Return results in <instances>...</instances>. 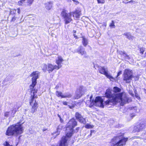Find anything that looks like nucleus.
Segmentation results:
<instances>
[{
	"label": "nucleus",
	"mask_w": 146,
	"mask_h": 146,
	"mask_svg": "<svg viewBox=\"0 0 146 146\" xmlns=\"http://www.w3.org/2000/svg\"><path fill=\"white\" fill-rule=\"evenodd\" d=\"M113 90L115 93L113 94L111 89L108 88L106 90L105 97L108 99L104 102L105 105H115L119 102L121 105L123 106L129 102V99L126 94L123 92L119 93L121 91L120 88L115 86Z\"/></svg>",
	"instance_id": "f257e3e1"
},
{
	"label": "nucleus",
	"mask_w": 146,
	"mask_h": 146,
	"mask_svg": "<svg viewBox=\"0 0 146 146\" xmlns=\"http://www.w3.org/2000/svg\"><path fill=\"white\" fill-rule=\"evenodd\" d=\"M30 76H33V77L31 78V84L29 86L31 96L29 103L31 106V112L33 113L37 111L39 106L38 103L36 100L38 98L37 95L36 94L38 90L35 88L37 83V79L38 78V73L37 71H34Z\"/></svg>",
	"instance_id": "f03ea898"
},
{
	"label": "nucleus",
	"mask_w": 146,
	"mask_h": 146,
	"mask_svg": "<svg viewBox=\"0 0 146 146\" xmlns=\"http://www.w3.org/2000/svg\"><path fill=\"white\" fill-rule=\"evenodd\" d=\"M82 9L81 8L77 7L75 10L67 13V11L65 9L62 10L60 14L61 16L64 19V24H67L70 23L72 21L71 16L76 19H79L82 15Z\"/></svg>",
	"instance_id": "7ed1b4c3"
},
{
	"label": "nucleus",
	"mask_w": 146,
	"mask_h": 146,
	"mask_svg": "<svg viewBox=\"0 0 146 146\" xmlns=\"http://www.w3.org/2000/svg\"><path fill=\"white\" fill-rule=\"evenodd\" d=\"M24 129L20 122H19L15 124H13L9 126L7 128L5 134L8 136H17L22 134L23 132Z\"/></svg>",
	"instance_id": "20e7f679"
},
{
	"label": "nucleus",
	"mask_w": 146,
	"mask_h": 146,
	"mask_svg": "<svg viewBox=\"0 0 146 146\" xmlns=\"http://www.w3.org/2000/svg\"><path fill=\"white\" fill-rule=\"evenodd\" d=\"M128 138L125 137L123 135L114 136L111 139V146H124L128 140Z\"/></svg>",
	"instance_id": "39448f33"
},
{
	"label": "nucleus",
	"mask_w": 146,
	"mask_h": 146,
	"mask_svg": "<svg viewBox=\"0 0 146 146\" xmlns=\"http://www.w3.org/2000/svg\"><path fill=\"white\" fill-rule=\"evenodd\" d=\"M79 129L80 127H77L76 128L75 131L73 129L71 130V131L67 132L65 136H63L62 137L60 141L59 146H68V144L67 142L68 139L71 138L74 133H76L78 132Z\"/></svg>",
	"instance_id": "423d86ee"
},
{
	"label": "nucleus",
	"mask_w": 146,
	"mask_h": 146,
	"mask_svg": "<svg viewBox=\"0 0 146 146\" xmlns=\"http://www.w3.org/2000/svg\"><path fill=\"white\" fill-rule=\"evenodd\" d=\"M133 76L131 70L126 69L123 74V80L126 83H130Z\"/></svg>",
	"instance_id": "0eeeda50"
},
{
	"label": "nucleus",
	"mask_w": 146,
	"mask_h": 146,
	"mask_svg": "<svg viewBox=\"0 0 146 146\" xmlns=\"http://www.w3.org/2000/svg\"><path fill=\"white\" fill-rule=\"evenodd\" d=\"M59 66L57 65H53L51 63H48L47 65L44 64L42 68V70L44 72L47 71L49 73L52 72L54 69L58 70L59 69Z\"/></svg>",
	"instance_id": "6e6552de"
},
{
	"label": "nucleus",
	"mask_w": 146,
	"mask_h": 146,
	"mask_svg": "<svg viewBox=\"0 0 146 146\" xmlns=\"http://www.w3.org/2000/svg\"><path fill=\"white\" fill-rule=\"evenodd\" d=\"M146 122L142 121L141 122L137 123L133 127V131L135 132H139L146 128Z\"/></svg>",
	"instance_id": "1a4fd4ad"
},
{
	"label": "nucleus",
	"mask_w": 146,
	"mask_h": 146,
	"mask_svg": "<svg viewBox=\"0 0 146 146\" xmlns=\"http://www.w3.org/2000/svg\"><path fill=\"white\" fill-rule=\"evenodd\" d=\"M77 125V122L74 118H72L69 120L66 126V128H68L70 130H72Z\"/></svg>",
	"instance_id": "9d476101"
},
{
	"label": "nucleus",
	"mask_w": 146,
	"mask_h": 146,
	"mask_svg": "<svg viewBox=\"0 0 146 146\" xmlns=\"http://www.w3.org/2000/svg\"><path fill=\"white\" fill-rule=\"evenodd\" d=\"M98 71L99 72L100 74L105 75L110 80L114 79V78L108 74V72L106 70V69L104 66L99 67L98 68Z\"/></svg>",
	"instance_id": "9b49d317"
},
{
	"label": "nucleus",
	"mask_w": 146,
	"mask_h": 146,
	"mask_svg": "<svg viewBox=\"0 0 146 146\" xmlns=\"http://www.w3.org/2000/svg\"><path fill=\"white\" fill-rule=\"evenodd\" d=\"M84 86H79L76 90L77 94L75 96V99H78L82 97L84 94Z\"/></svg>",
	"instance_id": "f8f14e48"
},
{
	"label": "nucleus",
	"mask_w": 146,
	"mask_h": 146,
	"mask_svg": "<svg viewBox=\"0 0 146 146\" xmlns=\"http://www.w3.org/2000/svg\"><path fill=\"white\" fill-rule=\"evenodd\" d=\"M76 52L82 56L84 55V58H87L88 57L85 48L82 46H79Z\"/></svg>",
	"instance_id": "ddd939ff"
},
{
	"label": "nucleus",
	"mask_w": 146,
	"mask_h": 146,
	"mask_svg": "<svg viewBox=\"0 0 146 146\" xmlns=\"http://www.w3.org/2000/svg\"><path fill=\"white\" fill-rule=\"evenodd\" d=\"M75 116L76 119L80 123H84L86 122L85 119L79 112H76L75 114Z\"/></svg>",
	"instance_id": "4468645a"
},
{
	"label": "nucleus",
	"mask_w": 146,
	"mask_h": 146,
	"mask_svg": "<svg viewBox=\"0 0 146 146\" xmlns=\"http://www.w3.org/2000/svg\"><path fill=\"white\" fill-rule=\"evenodd\" d=\"M56 95L58 97H61V98H70L72 96V95L70 94H68L65 95H63L62 92L58 91H56Z\"/></svg>",
	"instance_id": "2eb2a0df"
},
{
	"label": "nucleus",
	"mask_w": 146,
	"mask_h": 146,
	"mask_svg": "<svg viewBox=\"0 0 146 146\" xmlns=\"http://www.w3.org/2000/svg\"><path fill=\"white\" fill-rule=\"evenodd\" d=\"M94 102L95 103H96L98 102H100V106L103 108H104V105L103 104L104 100L100 96H97L95 98Z\"/></svg>",
	"instance_id": "dca6fc26"
},
{
	"label": "nucleus",
	"mask_w": 146,
	"mask_h": 146,
	"mask_svg": "<svg viewBox=\"0 0 146 146\" xmlns=\"http://www.w3.org/2000/svg\"><path fill=\"white\" fill-rule=\"evenodd\" d=\"M64 61V60L60 56H58V59L56 60V63L57 64V66H59V69L61 68L62 66L61 65Z\"/></svg>",
	"instance_id": "f3484780"
},
{
	"label": "nucleus",
	"mask_w": 146,
	"mask_h": 146,
	"mask_svg": "<svg viewBox=\"0 0 146 146\" xmlns=\"http://www.w3.org/2000/svg\"><path fill=\"white\" fill-rule=\"evenodd\" d=\"M53 3L52 1H49L45 3V7L48 10H50L52 7Z\"/></svg>",
	"instance_id": "a211bd4d"
},
{
	"label": "nucleus",
	"mask_w": 146,
	"mask_h": 146,
	"mask_svg": "<svg viewBox=\"0 0 146 146\" xmlns=\"http://www.w3.org/2000/svg\"><path fill=\"white\" fill-rule=\"evenodd\" d=\"M81 38H82V43L84 46H86L88 44V40L84 36H82Z\"/></svg>",
	"instance_id": "6ab92c4d"
},
{
	"label": "nucleus",
	"mask_w": 146,
	"mask_h": 146,
	"mask_svg": "<svg viewBox=\"0 0 146 146\" xmlns=\"http://www.w3.org/2000/svg\"><path fill=\"white\" fill-rule=\"evenodd\" d=\"M123 35L126 36V38L129 40H133V36L131 35L129 33H124Z\"/></svg>",
	"instance_id": "aec40b11"
},
{
	"label": "nucleus",
	"mask_w": 146,
	"mask_h": 146,
	"mask_svg": "<svg viewBox=\"0 0 146 146\" xmlns=\"http://www.w3.org/2000/svg\"><path fill=\"white\" fill-rule=\"evenodd\" d=\"M138 50L140 54L141 55H143L145 50V48L143 47H139L138 48Z\"/></svg>",
	"instance_id": "412c9836"
},
{
	"label": "nucleus",
	"mask_w": 146,
	"mask_h": 146,
	"mask_svg": "<svg viewBox=\"0 0 146 146\" xmlns=\"http://www.w3.org/2000/svg\"><path fill=\"white\" fill-rule=\"evenodd\" d=\"M76 102L75 101L73 102L72 101V103L71 104V105H68V107L70 109H72L74 108L76 106Z\"/></svg>",
	"instance_id": "4be33fe9"
},
{
	"label": "nucleus",
	"mask_w": 146,
	"mask_h": 146,
	"mask_svg": "<svg viewBox=\"0 0 146 146\" xmlns=\"http://www.w3.org/2000/svg\"><path fill=\"white\" fill-rule=\"evenodd\" d=\"M34 0H27V5L28 6H30L33 3Z\"/></svg>",
	"instance_id": "5701e85b"
},
{
	"label": "nucleus",
	"mask_w": 146,
	"mask_h": 146,
	"mask_svg": "<svg viewBox=\"0 0 146 146\" xmlns=\"http://www.w3.org/2000/svg\"><path fill=\"white\" fill-rule=\"evenodd\" d=\"M94 127V125H90L89 124L87 123L85 125V127L86 129H92Z\"/></svg>",
	"instance_id": "b1692460"
},
{
	"label": "nucleus",
	"mask_w": 146,
	"mask_h": 146,
	"mask_svg": "<svg viewBox=\"0 0 146 146\" xmlns=\"http://www.w3.org/2000/svg\"><path fill=\"white\" fill-rule=\"evenodd\" d=\"M16 9H11L10 11L9 14L13 15L16 14Z\"/></svg>",
	"instance_id": "393cba45"
},
{
	"label": "nucleus",
	"mask_w": 146,
	"mask_h": 146,
	"mask_svg": "<svg viewBox=\"0 0 146 146\" xmlns=\"http://www.w3.org/2000/svg\"><path fill=\"white\" fill-rule=\"evenodd\" d=\"M19 107H18L17 108H13V109L11 110V113L13 115H15L16 112L18 111Z\"/></svg>",
	"instance_id": "a878e982"
},
{
	"label": "nucleus",
	"mask_w": 146,
	"mask_h": 146,
	"mask_svg": "<svg viewBox=\"0 0 146 146\" xmlns=\"http://www.w3.org/2000/svg\"><path fill=\"white\" fill-rule=\"evenodd\" d=\"M26 0H20L18 2V5L19 6H22Z\"/></svg>",
	"instance_id": "bb28decb"
},
{
	"label": "nucleus",
	"mask_w": 146,
	"mask_h": 146,
	"mask_svg": "<svg viewBox=\"0 0 146 146\" xmlns=\"http://www.w3.org/2000/svg\"><path fill=\"white\" fill-rule=\"evenodd\" d=\"M117 53L119 54V55H120L121 56H124V54H125V52L124 51H117Z\"/></svg>",
	"instance_id": "cd10ccee"
},
{
	"label": "nucleus",
	"mask_w": 146,
	"mask_h": 146,
	"mask_svg": "<svg viewBox=\"0 0 146 146\" xmlns=\"http://www.w3.org/2000/svg\"><path fill=\"white\" fill-rule=\"evenodd\" d=\"M110 27L111 28H114L115 27V25H114V22L113 21H112L111 23L109 25Z\"/></svg>",
	"instance_id": "c85d7f7f"
},
{
	"label": "nucleus",
	"mask_w": 146,
	"mask_h": 146,
	"mask_svg": "<svg viewBox=\"0 0 146 146\" xmlns=\"http://www.w3.org/2000/svg\"><path fill=\"white\" fill-rule=\"evenodd\" d=\"M98 4H104L105 3V0H97Z\"/></svg>",
	"instance_id": "c756f323"
},
{
	"label": "nucleus",
	"mask_w": 146,
	"mask_h": 146,
	"mask_svg": "<svg viewBox=\"0 0 146 146\" xmlns=\"http://www.w3.org/2000/svg\"><path fill=\"white\" fill-rule=\"evenodd\" d=\"M4 146H13L12 145H10L7 141H5L3 143Z\"/></svg>",
	"instance_id": "7c9ffc66"
},
{
	"label": "nucleus",
	"mask_w": 146,
	"mask_h": 146,
	"mask_svg": "<svg viewBox=\"0 0 146 146\" xmlns=\"http://www.w3.org/2000/svg\"><path fill=\"white\" fill-rule=\"evenodd\" d=\"M124 58L125 59H127V60H129L130 59V57L127 54L125 53V54H124Z\"/></svg>",
	"instance_id": "2f4dec72"
},
{
	"label": "nucleus",
	"mask_w": 146,
	"mask_h": 146,
	"mask_svg": "<svg viewBox=\"0 0 146 146\" xmlns=\"http://www.w3.org/2000/svg\"><path fill=\"white\" fill-rule=\"evenodd\" d=\"M17 18V17H15V16H14L13 17L10 21L11 22H14L16 20Z\"/></svg>",
	"instance_id": "473e14b6"
},
{
	"label": "nucleus",
	"mask_w": 146,
	"mask_h": 146,
	"mask_svg": "<svg viewBox=\"0 0 146 146\" xmlns=\"http://www.w3.org/2000/svg\"><path fill=\"white\" fill-rule=\"evenodd\" d=\"M135 97L137 98L138 99H140V98L138 94L136 92V91L135 92Z\"/></svg>",
	"instance_id": "72a5a7b5"
},
{
	"label": "nucleus",
	"mask_w": 146,
	"mask_h": 146,
	"mask_svg": "<svg viewBox=\"0 0 146 146\" xmlns=\"http://www.w3.org/2000/svg\"><path fill=\"white\" fill-rule=\"evenodd\" d=\"M10 115L9 111H6L4 113V116L5 117H8Z\"/></svg>",
	"instance_id": "f704fd0d"
},
{
	"label": "nucleus",
	"mask_w": 146,
	"mask_h": 146,
	"mask_svg": "<svg viewBox=\"0 0 146 146\" xmlns=\"http://www.w3.org/2000/svg\"><path fill=\"white\" fill-rule=\"evenodd\" d=\"M58 117L60 118V122L61 123H63V122H64L63 120V119H62L61 118V116H60V115L58 114Z\"/></svg>",
	"instance_id": "c9c22d12"
},
{
	"label": "nucleus",
	"mask_w": 146,
	"mask_h": 146,
	"mask_svg": "<svg viewBox=\"0 0 146 146\" xmlns=\"http://www.w3.org/2000/svg\"><path fill=\"white\" fill-rule=\"evenodd\" d=\"M72 0L75 3V4L76 5H77L79 4V1H77L76 0Z\"/></svg>",
	"instance_id": "e433bc0d"
},
{
	"label": "nucleus",
	"mask_w": 146,
	"mask_h": 146,
	"mask_svg": "<svg viewBox=\"0 0 146 146\" xmlns=\"http://www.w3.org/2000/svg\"><path fill=\"white\" fill-rule=\"evenodd\" d=\"M133 2V0H131V1H128V2H125L124 1H123V3H125V4H126L128 3H132Z\"/></svg>",
	"instance_id": "4c0bfd02"
},
{
	"label": "nucleus",
	"mask_w": 146,
	"mask_h": 146,
	"mask_svg": "<svg viewBox=\"0 0 146 146\" xmlns=\"http://www.w3.org/2000/svg\"><path fill=\"white\" fill-rule=\"evenodd\" d=\"M62 103L64 105L66 106L68 105V102L66 101H63Z\"/></svg>",
	"instance_id": "58836bf2"
},
{
	"label": "nucleus",
	"mask_w": 146,
	"mask_h": 146,
	"mask_svg": "<svg viewBox=\"0 0 146 146\" xmlns=\"http://www.w3.org/2000/svg\"><path fill=\"white\" fill-rule=\"evenodd\" d=\"M17 13L19 14H20L21 13V10L19 8L17 9Z\"/></svg>",
	"instance_id": "ea45409f"
},
{
	"label": "nucleus",
	"mask_w": 146,
	"mask_h": 146,
	"mask_svg": "<svg viewBox=\"0 0 146 146\" xmlns=\"http://www.w3.org/2000/svg\"><path fill=\"white\" fill-rule=\"evenodd\" d=\"M121 71H119L117 73V75L116 77H118L120 74H121Z\"/></svg>",
	"instance_id": "a19ab883"
},
{
	"label": "nucleus",
	"mask_w": 146,
	"mask_h": 146,
	"mask_svg": "<svg viewBox=\"0 0 146 146\" xmlns=\"http://www.w3.org/2000/svg\"><path fill=\"white\" fill-rule=\"evenodd\" d=\"M73 35L74 36V37L76 39H78L79 38V37L78 36L76 35L75 34H74Z\"/></svg>",
	"instance_id": "79ce46f5"
},
{
	"label": "nucleus",
	"mask_w": 146,
	"mask_h": 146,
	"mask_svg": "<svg viewBox=\"0 0 146 146\" xmlns=\"http://www.w3.org/2000/svg\"><path fill=\"white\" fill-rule=\"evenodd\" d=\"M73 35L74 36V37L76 39H78L79 38V37L78 36L76 35L75 34H74Z\"/></svg>",
	"instance_id": "37998d69"
},
{
	"label": "nucleus",
	"mask_w": 146,
	"mask_h": 146,
	"mask_svg": "<svg viewBox=\"0 0 146 146\" xmlns=\"http://www.w3.org/2000/svg\"><path fill=\"white\" fill-rule=\"evenodd\" d=\"M95 132V131L94 130H90V132L91 133H94Z\"/></svg>",
	"instance_id": "c03bdc74"
},
{
	"label": "nucleus",
	"mask_w": 146,
	"mask_h": 146,
	"mask_svg": "<svg viewBox=\"0 0 146 146\" xmlns=\"http://www.w3.org/2000/svg\"><path fill=\"white\" fill-rule=\"evenodd\" d=\"M92 133H91L90 132V134L88 135V137H91L92 136Z\"/></svg>",
	"instance_id": "a18cd8bd"
},
{
	"label": "nucleus",
	"mask_w": 146,
	"mask_h": 146,
	"mask_svg": "<svg viewBox=\"0 0 146 146\" xmlns=\"http://www.w3.org/2000/svg\"><path fill=\"white\" fill-rule=\"evenodd\" d=\"M76 32V30H73V34H75Z\"/></svg>",
	"instance_id": "49530a36"
},
{
	"label": "nucleus",
	"mask_w": 146,
	"mask_h": 146,
	"mask_svg": "<svg viewBox=\"0 0 146 146\" xmlns=\"http://www.w3.org/2000/svg\"><path fill=\"white\" fill-rule=\"evenodd\" d=\"M144 58H146V52H145V53L144 55Z\"/></svg>",
	"instance_id": "de8ad7c7"
},
{
	"label": "nucleus",
	"mask_w": 146,
	"mask_h": 146,
	"mask_svg": "<svg viewBox=\"0 0 146 146\" xmlns=\"http://www.w3.org/2000/svg\"><path fill=\"white\" fill-rule=\"evenodd\" d=\"M67 1H68V2H71V0H67Z\"/></svg>",
	"instance_id": "09e8293b"
},
{
	"label": "nucleus",
	"mask_w": 146,
	"mask_h": 146,
	"mask_svg": "<svg viewBox=\"0 0 146 146\" xmlns=\"http://www.w3.org/2000/svg\"><path fill=\"white\" fill-rule=\"evenodd\" d=\"M92 96H91L90 97V101L91 100V98H92Z\"/></svg>",
	"instance_id": "8fccbe9b"
},
{
	"label": "nucleus",
	"mask_w": 146,
	"mask_h": 146,
	"mask_svg": "<svg viewBox=\"0 0 146 146\" xmlns=\"http://www.w3.org/2000/svg\"><path fill=\"white\" fill-rule=\"evenodd\" d=\"M132 96H133V97H134V95L133 94L132 95H131Z\"/></svg>",
	"instance_id": "3c124183"
},
{
	"label": "nucleus",
	"mask_w": 146,
	"mask_h": 146,
	"mask_svg": "<svg viewBox=\"0 0 146 146\" xmlns=\"http://www.w3.org/2000/svg\"><path fill=\"white\" fill-rule=\"evenodd\" d=\"M145 65L146 66V60L145 62Z\"/></svg>",
	"instance_id": "603ef678"
},
{
	"label": "nucleus",
	"mask_w": 146,
	"mask_h": 146,
	"mask_svg": "<svg viewBox=\"0 0 146 146\" xmlns=\"http://www.w3.org/2000/svg\"><path fill=\"white\" fill-rule=\"evenodd\" d=\"M58 88V86L57 87V86H56V88Z\"/></svg>",
	"instance_id": "864d4df0"
}]
</instances>
